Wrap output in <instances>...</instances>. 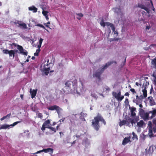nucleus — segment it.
Returning <instances> with one entry per match:
<instances>
[{"instance_id":"774afa93","label":"nucleus","mask_w":156,"mask_h":156,"mask_svg":"<svg viewBox=\"0 0 156 156\" xmlns=\"http://www.w3.org/2000/svg\"><path fill=\"white\" fill-rule=\"evenodd\" d=\"M49 61V60H48V61H47V66H48V62Z\"/></svg>"},{"instance_id":"052dcab7","label":"nucleus","mask_w":156,"mask_h":156,"mask_svg":"<svg viewBox=\"0 0 156 156\" xmlns=\"http://www.w3.org/2000/svg\"><path fill=\"white\" fill-rule=\"evenodd\" d=\"M150 48L149 47H148V48H144V49L146 50H147L148 49V48Z\"/></svg>"},{"instance_id":"473e14b6","label":"nucleus","mask_w":156,"mask_h":156,"mask_svg":"<svg viewBox=\"0 0 156 156\" xmlns=\"http://www.w3.org/2000/svg\"><path fill=\"white\" fill-rule=\"evenodd\" d=\"M43 39L41 38H40V40H39V44L38 45V48H40L41 47V44H42V42H43Z\"/></svg>"},{"instance_id":"680f3d73","label":"nucleus","mask_w":156,"mask_h":156,"mask_svg":"<svg viewBox=\"0 0 156 156\" xmlns=\"http://www.w3.org/2000/svg\"><path fill=\"white\" fill-rule=\"evenodd\" d=\"M31 58L33 59V60H34L35 59V57H34V56H32V58Z\"/></svg>"},{"instance_id":"f8f14e48","label":"nucleus","mask_w":156,"mask_h":156,"mask_svg":"<svg viewBox=\"0 0 156 156\" xmlns=\"http://www.w3.org/2000/svg\"><path fill=\"white\" fill-rule=\"evenodd\" d=\"M50 120H48L45 121L43 124L41 129L43 131H44L45 128H48L50 124Z\"/></svg>"},{"instance_id":"603ef678","label":"nucleus","mask_w":156,"mask_h":156,"mask_svg":"<svg viewBox=\"0 0 156 156\" xmlns=\"http://www.w3.org/2000/svg\"><path fill=\"white\" fill-rule=\"evenodd\" d=\"M65 119V118H63L59 120V122H63Z\"/></svg>"},{"instance_id":"864d4df0","label":"nucleus","mask_w":156,"mask_h":156,"mask_svg":"<svg viewBox=\"0 0 156 156\" xmlns=\"http://www.w3.org/2000/svg\"><path fill=\"white\" fill-rule=\"evenodd\" d=\"M138 105H139V107L140 108H142L143 106L141 104V103L138 104Z\"/></svg>"},{"instance_id":"dca6fc26","label":"nucleus","mask_w":156,"mask_h":156,"mask_svg":"<svg viewBox=\"0 0 156 156\" xmlns=\"http://www.w3.org/2000/svg\"><path fill=\"white\" fill-rule=\"evenodd\" d=\"M17 48L20 51V53L26 56L27 55L28 53L27 51L24 50L22 46L18 45Z\"/></svg>"},{"instance_id":"338daca9","label":"nucleus","mask_w":156,"mask_h":156,"mask_svg":"<svg viewBox=\"0 0 156 156\" xmlns=\"http://www.w3.org/2000/svg\"><path fill=\"white\" fill-rule=\"evenodd\" d=\"M76 137L77 138H78L80 137V136L78 135H76Z\"/></svg>"},{"instance_id":"3c124183","label":"nucleus","mask_w":156,"mask_h":156,"mask_svg":"<svg viewBox=\"0 0 156 156\" xmlns=\"http://www.w3.org/2000/svg\"><path fill=\"white\" fill-rule=\"evenodd\" d=\"M30 58V56H28L27 57V59L25 61V62H28L29 61V59Z\"/></svg>"},{"instance_id":"a19ab883","label":"nucleus","mask_w":156,"mask_h":156,"mask_svg":"<svg viewBox=\"0 0 156 156\" xmlns=\"http://www.w3.org/2000/svg\"><path fill=\"white\" fill-rule=\"evenodd\" d=\"M144 111L143 109H142V108H140V112H139V113H140V116H142V115H143L144 113Z\"/></svg>"},{"instance_id":"f704fd0d","label":"nucleus","mask_w":156,"mask_h":156,"mask_svg":"<svg viewBox=\"0 0 156 156\" xmlns=\"http://www.w3.org/2000/svg\"><path fill=\"white\" fill-rule=\"evenodd\" d=\"M152 64L154 66V67L156 69V58L153 59L151 62Z\"/></svg>"},{"instance_id":"c03bdc74","label":"nucleus","mask_w":156,"mask_h":156,"mask_svg":"<svg viewBox=\"0 0 156 156\" xmlns=\"http://www.w3.org/2000/svg\"><path fill=\"white\" fill-rule=\"evenodd\" d=\"M50 22H48L47 23H44V25L46 27L49 28V26L50 24Z\"/></svg>"},{"instance_id":"9d476101","label":"nucleus","mask_w":156,"mask_h":156,"mask_svg":"<svg viewBox=\"0 0 156 156\" xmlns=\"http://www.w3.org/2000/svg\"><path fill=\"white\" fill-rule=\"evenodd\" d=\"M146 151L147 154L150 155L153 153L156 154V147L153 145L150 146L146 149Z\"/></svg>"},{"instance_id":"1a4fd4ad","label":"nucleus","mask_w":156,"mask_h":156,"mask_svg":"<svg viewBox=\"0 0 156 156\" xmlns=\"http://www.w3.org/2000/svg\"><path fill=\"white\" fill-rule=\"evenodd\" d=\"M112 94L113 96L119 102H120L124 98V96L121 95L120 91H119L117 93L115 92H113Z\"/></svg>"},{"instance_id":"5701e85b","label":"nucleus","mask_w":156,"mask_h":156,"mask_svg":"<svg viewBox=\"0 0 156 156\" xmlns=\"http://www.w3.org/2000/svg\"><path fill=\"white\" fill-rule=\"evenodd\" d=\"M149 114L150 113H149L144 112V114L141 116L145 120L148 119Z\"/></svg>"},{"instance_id":"aec40b11","label":"nucleus","mask_w":156,"mask_h":156,"mask_svg":"<svg viewBox=\"0 0 156 156\" xmlns=\"http://www.w3.org/2000/svg\"><path fill=\"white\" fill-rule=\"evenodd\" d=\"M30 92L31 94V98H35L37 92V90H32L31 89H30Z\"/></svg>"},{"instance_id":"0e129e2a","label":"nucleus","mask_w":156,"mask_h":156,"mask_svg":"<svg viewBox=\"0 0 156 156\" xmlns=\"http://www.w3.org/2000/svg\"><path fill=\"white\" fill-rule=\"evenodd\" d=\"M59 127V125H58L56 127V129H58V128Z\"/></svg>"},{"instance_id":"a878e982","label":"nucleus","mask_w":156,"mask_h":156,"mask_svg":"<svg viewBox=\"0 0 156 156\" xmlns=\"http://www.w3.org/2000/svg\"><path fill=\"white\" fill-rule=\"evenodd\" d=\"M144 122L143 120H140L137 122V126L140 128H142L144 125Z\"/></svg>"},{"instance_id":"a18cd8bd","label":"nucleus","mask_w":156,"mask_h":156,"mask_svg":"<svg viewBox=\"0 0 156 156\" xmlns=\"http://www.w3.org/2000/svg\"><path fill=\"white\" fill-rule=\"evenodd\" d=\"M38 117H39L41 119H42L43 118L42 114L41 113H39L38 114Z\"/></svg>"},{"instance_id":"6e6d98bb","label":"nucleus","mask_w":156,"mask_h":156,"mask_svg":"<svg viewBox=\"0 0 156 156\" xmlns=\"http://www.w3.org/2000/svg\"><path fill=\"white\" fill-rule=\"evenodd\" d=\"M31 21H32V22H34V23L35 24V25H36L37 24L36 22H35V20H32Z\"/></svg>"},{"instance_id":"9b49d317","label":"nucleus","mask_w":156,"mask_h":156,"mask_svg":"<svg viewBox=\"0 0 156 156\" xmlns=\"http://www.w3.org/2000/svg\"><path fill=\"white\" fill-rule=\"evenodd\" d=\"M150 122V124H148L149 135L151 137L153 136V133H155L156 132V127L152 128L151 125V122Z\"/></svg>"},{"instance_id":"13d9d810","label":"nucleus","mask_w":156,"mask_h":156,"mask_svg":"<svg viewBox=\"0 0 156 156\" xmlns=\"http://www.w3.org/2000/svg\"><path fill=\"white\" fill-rule=\"evenodd\" d=\"M91 96H92L93 97H94L95 98L96 97V96L94 95H93L92 93H91Z\"/></svg>"},{"instance_id":"f03ea898","label":"nucleus","mask_w":156,"mask_h":156,"mask_svg":"<svg viewBox=\"0 0 156 156\" xmlns=\"http://www.w3.org/2000/svg\"><path fill=\"white\" fill-rule=\"evenodd\" d=\"M151 3L149 2L146 3L145 5L143 4H138V7L141 8V10L139 13L138 20L140 21H144L147 18L151 16L150 14V9L152 8L154 12L155 9L153 7L152 2L150 1Z\"/></svg>"},{"instance_id":"412c9836","label":"nucleus","mask_w":156,"mask_h":156,"mask_svg":"<svg viewBox=\"0 0 156 156\" xmlns=\"http://www.w3.org/2000/svg\"><path fill=\"white\" fill-rule=\"evenodd\" d=\"M130 137H125L123 140L122 144L125 145L128 144L129 142H130Z\"/></svg>"},{"instance_id":"5fc2aeb1","label":"nucleus","mask_w":156,"mask_h":156,"mask_svg":"<svg viewBox=\"0 0 156 156\" xmlns=\"http://www.w3.org/2000/svg\"><path fill=\"white\" fill-rule=\"evenodd\" d=\"M129 94L128 93V92H126V93L125 94V96H129Z\"/></svg>"},{"instance_id":"c85d7f7f","label":"nucleus","mask_w":156,"mask_h":156,"mask_svg":"<svg viewBox=\"0 0 156 156\" xmlns=\"http://www.w3.org/2000/svg\"><path fill=\"white\" fill-rule=\"evenodd\" d=\"M83 16V15L82 13H76L75 16L76 17V18L78 20H80L81 18Z\"/></svg>"},{"instance_id":"0eeeda50","label":"nucleus","mask_w":156,"mask_h":156,"mask_svg":"<svg viewBox=\"0 0 156 156\" xmlns=\"http://www.w3.org/2000/svg\"><path fill=\"white\" fill-rule=\"evenodd\" d=\"M130 112H131V117H134V119L131 120L130 122L133 125V124H135L139 120L138 118L135 117L136 115L135 112H136V108L133 107L130 108Z\"/></svg>"},{"instance_id":"6ab92c4d","label":"nucleus","mask_w":156,"mask_h":156,"mask_svg":"<svg viewBox=\"0 0 156 156\" xmlns=\"http://www.w3.org/2000/svg\"><path fill=\"white\" fill-rule=\"evenodd\" d=\"M43 64H42V66L41 67V69L42 70L43 73L46 75H47L49 73V71L50 70V67H48L47 68H44V69H43L42 68V66H43Z\"/></svg>"},{"instance_id":"4be33fe9","label":"nucleus","mask_w":156,"mask_h":156,"mask_svg":"<svg viewBox=\"0 0 156 156\" xmlns=\"http://www.w3.org/2000/svg\"><path fill=\"white\" fill-rule=\"evenodd\" d=\"M55 110H56V111L58 113L59 118H60V116H61V112L62 109L58 106H57Z\"/></svg>"},{"instance_id":"e2e57ef3","label":"nucleus","mask_w":156,"mask_h":156,"mask_svg":"<svg viewBox=\"0 0 156 156\" xmlns=\"http://www.w3.org/2000/svg\"><path fill=\"white\" fill-rule=\"evenodd\" d=\"M56 124V122H53L52 125L53 126H54V125H55Z\"/></svg>"},{"instance_id":"20e7f679","label":"nucleus","mask_w":156,"mask_h":156,"mask_svg":"<svg viewBox=\"0 0 156 156\" xmlns=\"http://www.w3.org/2000/svg\"><path fill=\"white\" fill-rule=\"evenodd\" d=\"M112 63V62H108L106 63L105 65L102 68H100L96 72L94 73L93 74V76L100 80L101 74L104 71L105 69H106L108 66Z\"/></svg>"},{"instance_id":"ddd939ff","label":"nucleus","mask_w":156,"mask_h":156,"mask_svg":"<svg viewBox=\"0 0 156 156\" xmlns=\"http://www.w3.org/2000/svg\"><path fill=\"white\" fill-rule=\"evenodd\" d=\"M53 150L51 148H48L47 149H43L42 150L39 151L37 152H36L34 153V154H38L39 153H41V152H45V153L49 152L51 154L53 153Z\"/></svg>"},{"instance_id":"09e8293b","label":"nucleus","mask_w":156,"mask_h":156,"mask_svg":"<svg viewBox=\"0 0 156 156\" xmlns=\"http://www.w3.org/2000/svg\"><path fill=\"white\" fill-rule=\"evenodd\" d=\"M151 28V27L150 26H146V30H149Z\"/></svg>"},{"instance_id":"37998d69","label":"nucleus","mask_w":156,"mask_h":156,"mask_svg":"<svg viewBox=\"0 0 156 156\" xmlns=\"http://www.w3.org/2000/svg\"><path fill=\"white\" fill-rule=\"evenodd\" d=\"M48 128L50 129L51 131H53L54 133H55L56 132L55 129V128L50 126Z\"/></svg>"},{"instance_id":"39448f33","label":"nucleus","mask_w":156,"mask_h":156,"mask_svg":"<svg viewBox=\"0 0 156 156\" xmlns=\"http://www.w3.org/2000/svg\"><path fill=\"white\" fill-rule=\"evenodd\" d=\"M142 91L143 92V94H141L140 97L138 95H136V98H134L133 100V102L135 103L137 105H138L141 103V100L142 99L147 97V90L144 89L142 90Z\"/></svg>"},{"instance_id":"8fccbe9b","label":"nucleus","mask_w":156,"mask_h":156,"mask_svg":"<svg viewBox=\"0 0 156 156\" xmlns=\"http://www.w3.org/2000/svg\"><path fill=\"white\" fill-rule=\"evenodd\" d=\"M130 90L131 92H133V93H136V92H135L134 89L131 88L130 89Z\"/></svg>"},{"instance_id":"79ce46f5","label":"nucleus","mask_w":156,"mask_h":156,"mask_svg":"<svg viewBox=\"0 0 156 156\" xmlns=\"http://www.w3.org/2000/svg\"><path fill=\"white\" fill-rule=\"evenodd\" d=\"M20 25L21 26H22L23 27V28H24L26 29L27 28V25L25 23H22L20 24Z\"/></svg>"},{"instance_id":"4c0bfd02","label":"nucleus","mask_w":156,"mask_h":156,"mask_svg":"<svg viewBox=\"0 0 156 156\" xmlns=\"http://www.w3.org/2000/svg\"><path fill=\"white\" fill-rule=\"evenodd\" d=\"M35 26H38V27H41V28H43L44 29L46 30L47 31H48V30H46L45 27L43 26L42 25V24H36V25H35Z\"/></svg>"},{"instance_id":"bf43d9fd","label":"nucleus","mask_w":156,"mask_h":156,"mask_svg":"<svg viewBox=\"0 0 156 156\" xmlns=\"http://www.w3.org/2000/svg\"><path fill=\"white\" fill-rule=\"evenodd\" d=\"M59 133H60V137H61V136H62V135H63V133H62V132H60Z\"/></svg>"},{"instance_id":"4468645a","label":"nucleus","mask_w":156,"mask_h":156,"mask_svg":"<svg viewBox=\"0 0 156 156\" xmlns=\"http://www.w3.org/2000/svg\"><path fill=\"white\" fill-rule=\"evenodd\" d=\"M3 53L5 54H9V57H11L12 56L14 58L15 56V51L14 50H11L9 51L8 50L5 49L3 50Z\"/></svg>"},{"instance_id":"58836bf2","label":"nucleus","mask_w":156,"mask_h":156,"mask_svg":"<svg viewBox=\"0 0 156 156\" xmlns=\"http://www.w3.org/2000/svg\"><path fill=\"white\" fill-rule=\"evenodd\" d=\"M40 51V50L39 48L37 49L36 51V52L34 54V55L35 56H37L38 55V53Z\"/></svg>"},{"instance_id":"c756f323","label":"nucleus","mask_w":156,"mask_h":156,"mask_svg":"<svg viewBox=\"0 0 156 156\" xmlns=\"http://www.w3.org/2000/svg\"><path fill=\"white\" fill-rule=\"evenodd\" d=\"M57 105H54L53 106H51L47 108L48 109L50 110H56V108L57 107Z\"/></svg>"},{"instance_id":"7ed1b4c3","label":"nucleus","mask_w":156,"mask_h":156,"mask_svg":"<svg viewBox=\"0 0 156 156\" xmlns=\"http://www.w3.org/2000/svg\"><path fill=\"white\" fill-rule=\"evenodd\" d=\"M99 121L102 122L104 125H105L106 123L105 121L101 116V115L98 114L97 116L95 117L94 119L92 120V126L97 131L98 130L100 127L99 123Z\"/></svg>"},{"instance_id":"bb28decb","label":"nucleus","mask_w":156,"mask_h":156,"mask_svg":"<svg viewBox=\"0 0 156 156\" xmlns=\"http://www.w3.org/2000/svg\"><path fill=\"white\" fill-rule=\"evenodd\" d=\"M113 10L115 12L118 14H120L121 13V9L119 7L113 8Z\"/></svg>"},{"instance_id":"2eb2a0df","label":"nucleus","mask_w":156,"mask_h":156,"mask_svg":"<svg viewBox=\"0 0 156 156\" xmlns=\"http://www.w3.org/2000/svg\"><path fill=\"white\" fill-rule=\"evenodd\" d=\"M80 116V114H76L75 115L72 114L70 115L69 117L70 122H72L74 120H76Z\"/></svg>"},{"instance_id":"ea45409f","label":"nucleus","mask_w":156,"mask_h":156,"mask_svg":"<svg viewBox=\"0 0 156 156\" xmlns=\"http://www.w3.org/2000/svg\"><path fill=\"white\" fill-rule=\"evenodd\" d=\"M83 143L84 144H90L89 141L87 139H86L85 140H84L83 142Z\"/></svg>"},{"instance_id":"49530a36","label":"nucleus","mask_w":156,"mask_h":156,"mask_svg":"<svg viewBox=\"0 0 156 156\" xmlns=\"http://www.w3.org/2000/svg\"><path fill=\"white\" fill-rule=\"evenodd\" d=\"M136 85L138 86H141V83L140 82H139V83L136 82Z\"/></svg>"},{"instance_id":"e433bc0d","label":"nucleus","mask_w":156,"mask_h":156,"mask_svg":"<svg viewBox=\"0 0 156 156\" xmlns=\"http://www.w3.org/2000/svg\"><path fill=\"white\" fill-rule=\"evenodd\" d=\"M104 91L109 92L110 90L109 88L107 86L105 87L103 89Z\"/></svg>"},{"instance_id":"2f4dec72","label":"nucleus","mask_w":156,"mask_h":156,"mask_svg":"<svg viewBox=\"0 0 156 156\" xmlns=\"http://www.w3.org/2000/svg\"><path fill=\"white\" fill-rule=\"evenodd\" d=\"M126 123V121L124 120H123L122 121H121L119 123V126H122L125 125Z\"/></svg>"},{"instance_id":"423d86ee","label":"nucleus","mask_w":156,"mask_h":156,"mask_svg":"<svg viewBox=\"0 0 156 156\" xmlns=\"http://www.w3.org/2000/svg\"><path fill=\"white\" fill-rule=\"evenodd\" d=\"M100 23L101 26L103 27L106 26L108 27V29H110L111 28L113 31L112 33H113V34L115 35L114 37H116L118 35V33L117 31H115V28L113 24L108 22H104L103 20H101Z\"/></svg>"},{"instance_id":"b1692460","label":"nucleus","mask_w":156,"mask_h":156,"mask_svg":"<svg viewBox=\"0 0 156 156\" xmlns=\"http://www.w3.org/2000/svg\"><path fill=\"white\" fill-rule=\"evenodd\" d=\"M28 9L30 11H32L34 12H36L37 11V9L33 5L28 8Z\"/></svg>"},{"instance_id":"c9c22d12","label":"nucleus","mask_w":156,"mask_h":156,"mask_svg":"<svg viewBox=\"0 0 156 156\" xmlns=\"http://www.w3.org/2000/svg\"><path fill=\"white\" fill-rule=\"evenodd\" d=\"M132 134L133 135V136L132 138L134 140L136 139V140H138V138L137 135L134 133L133 132H132Z\"/></svg>"},{"instance_id":"f3484780","label":"nucleus","mask_w":156,"mask_h":156,"mask_svg":"<svg viewBox=\"0 0 156 156\" xmlns=\"http://www.w3.org/2000/svg\"><path fill=\"white\" fill-rule=\"evenodd\" d=\"M41 8L43 9L42 11V14L45 17V18L47 20H48L49 19L48 14L49 13L48 12L45 11L44 10L45 9L43 7L42 5L41 6Z\"/></svg>"},{"instance_id":"f257e3e1","label":"nucleus","mask_w":156,"mask_h":156,"mask_svg":"<svg viewBox=\"0 0 156 156\" xmlns=\"http://www.w3.org/2000/svg\"><path fill=\"white\" fill-rule=\"evenodd\" d=\"M76 84V80H74L73 82L71 81H68L65 83V88L68 89V90L73 94H77L80 95L84 94L87 89L84 86L83 83H81V85L78 87H77Z\"/></svg>"},{"instance_id":"6e6552de","label":"nucleus","mask_w":156,"mask_h":156,"mask_svg":"<svg viewBox=\"0 0 156 156\" xmlns=\"http://www.w3.org/2000/svg\"><path fill=\"white\" fill-rule=\"evenodd\" d=\"M20 121H17L14 122L11 125H8L7 124H5L3 125H0V130L2 129H9L12 127H13L18 123H20Z\"/></svg>"},{"instance_id":"cd10ccee","label":"nucleus","mask_w":156,"mask_h":156,"mask_svg":"<svg viewBox=\"0 0 156 156\" xmlns=\"http://www.w3.org/2000/svg\"><path fill=\"white\" fill-rule=\"evenodd\" d=\"M11 116V114H8L7 115L3 116L2 118H1L0 120L1 121H2L5 119H8L10 118V117Z\"/></svg>"},{"instance_id":"72a5a7b5","label":"nucleus","mask_w":156,"mask_h":156,"mask_svg":"<svg viewBox=\"0 0 156 156\" xmlns=\"http://www.w3.org/2000/svg\"><path fill=\"white\" fill-rule=\"evenodd\" d=\"M152 76L154 77V81L156 84V72H154L152 74Z\"/></svg>"},{"instance_id":"393cba45","label":"nucleus","mask_w":156,"mask_h":156,"mask_svg":"<svg viewBox=\"0 0 156 156\" xmlns=\"http://www.w3.org/2000/svg\"><path fill=\"white\" fill-rule=\"evenodd\" d=\"M149 113L151 114V118L155 116H156V109H154L153 110L150 111Z\"/></svg>"},{"instance_id":"4d7b16f0","label":"nucleus","mask_w":156,"mask_h":156,"mask_svg":"<svg viewBox=\"0 0 156 156\" xmlns=\"http://www.w3.org/2000/svg\"><path fill=\"white\" fill-rule=\"evenodd\" d=\"M140 128H140L138 127V129L137 130V132H140Z\"/></svg>"},{"instance_id":"7c9ffc66","label":"nucleus","mask_w":156,"mask_h":156,"mask_svg":"<svg viewBox=\"0 0 156 156\" xmlns=\"http://www.w3.org/2000/svg\"><path fill=\"white\" fill-rule=\"evenodd\" d=\"M148 98L150 100L149 102L151 105H154L155 102L154 100H153L152 98L151 97H148Z\"/></svg>"},{"instance_id":"a211bd4d","label":"nucleus","mask_w":156,"mask_h":156,"mask_svg":"<svg viewBox=\"0 0 156 156\" xmlns=\"http://www.w3.org/2000/svg\"><path fill=\"white\" fill-rule=\"evenodd\" d=\"M141 81H142L143 82V83L142 86V90H143L144 89L146 90V88L147 87V86L149 85V83L148 82L146 81L145 79H142L141 80Z\"/></svg>"},{"instance_id":"de8ad7c7","label":"nucleus","mask_w":156,"mask_h":156,"mask_svg":"<svg viewBox=\"0 0 156 156\" xmlns=\"http://www.w3.org/2000/svg\"><path fill=\"white\" fill-rule=\"evenodd\" d=\"M153 122L154 124L156 126V118L153 119Z\"/></svg>"},{"instance_id":"69168bd1","label":"nucleus","mask_w":156,"mask_h":156,"mask_svg":"<svg viewBox=\"0 0 156 156\" xmlns=\"http://www.w3.org/2000/svg\"><path fill=\"white\" fill-rule=\"evenodd\" d=\"M64 101L65 102L66 101V103H67V100L66 99H65Z\"/></svg>"}]
</instances>
